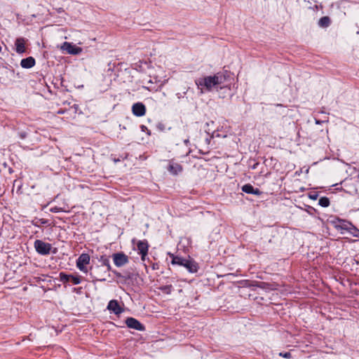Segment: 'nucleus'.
Here are the masks:
<instances>
[{"label":"nucleus","instance_id":"nucleus-4","mask_svg":"<svg viewBox=\"0 0 359 359\" xmlns=\"http://www.w3.org/2000/svg\"><path fill=\"white\" fill-rule=\"evenodd\" d=\"M90 263V256L88 254L83 253L81 254L78 259L76 260V266L77 268L84 272L87 273L88 269L86 267V265H88Z\"/></svg>","mask_w":359,"mask_h":359},{"label":"nucleus","instance_id":"nucleus-16","mask_svg":"<svg viewBox=\"0 0 359 359\" xmlns=\"http://www.w3.org/2000/svg\"><path fill=\"white\" fill-rule=\"evenodd\" d=\"M331 20L329 17L321 18L318 21V25L321 27H327L330 25Z\"/></svg>","mask_w":359,"mask_h":359},{"label":"nucleus","instance_id":"nucleus-20","mask_svg":"<svg viewBox=\"0 0 359 359\" xmlns=\"http://www.w3.org/2000/svg\"><path fill=\"white\" fill-rule=\"evenodd\" d=\"M70 282H72L74 285H78L81 283V278L79 276L71 275Z\"/></svg>","mask_w":359,"mask_h":359},{"label":"nucleus","instance_id":"nucleus-9","mask_svg":"<svg viewBox=\"0 0 359 359\" xmlns=\"http://www.w3.org/2000/svg\"><path fill=\"white\" fill-rule=\"evenodd\" d=\"M352 224L348 221L339 219L337 222H334V226L337 229L341 230V233H344V231L348 232L350 227Z\"/></svg>","mask_w":359,"mask_h":359},{"label":"nucleus","instance_id":"nucleus-22","mask_svg":"<svg viewBox=\"0 0 359 359\" xmlns=\"http://www.w3.org/2000/svg\"><path fill=\"white\" fill-rule=\"evenodd\" d=\"M279 355L285 358H290L292 357V355L290 352L280 353Z\"/></svg>","mask_w":359,"mask_h":359},{"label":"nucleus","instance_id":"nucleus-18","mask_svg":"<svg viewBox=\"0 0 359 359\" xmlns=\"http://www.w3.org/2000/svg\"><path fill=\"white\" fill-rule=\"evenodd\" d=\"M348 233L352 234L354 237H357L359 238V229H358L354 225H351Z\"/></svg>","mask_w":359,"mask_h":359},{"label":"nucleus","instance_id":"nucleus-3","mask_svg":"<svg viewBox=\"0 0 359 359\" xmlns=\"http://www.w3.org/2000/svg\"><path fill=\"white\" fill-rule=\"evenodd\" d=\"M34 248L39 254L46 255L50 252L52 245L48 243L43 242L41 240H36L34 242Z\"/></svg>","mask_w":359,"mask_h":359},{"label":"nucleus","instance_id":"nucleus-26","mask_svg":"<svg viewBox=\"0 0 359 359\" xmlns=\"http://www.w3.org/2000/svg\"><path fill=\"white\" fill-rule=\"evenodd\" d=\"M188 142H189V140H184V143H185V144H187Z\"/></svg>","mask_w":359,"mask_h":359},{"label":"nucleus","instance_id":"nucleus-15","mask_svg":"<svg viewBox=\"0 0 359 359\" xmlns=\"http://www.w3.org/2000/svg\"><path fill=\"white\" fill-rule=\"evenodd\" d=\"M182 170V166L178 163H170L169 165V171L175 175L178 174Z\"/></svg>","mask_w":359,"mask_h":359},{"label":"nucleus","instance_id":"nucleus-8","mask_svg":"<svg viewBox=\"0 0 359 359\" xmlns=\"http://www.w3.org/2000/svg\"><path fill=\"white\" fill-rule=\"evenodd\" d=\"M148 248H149V245H148L147 241H140L137 243V250L139 251V253L141 255L142 260H143V261L144 260L145 257L147 255Z\"/></svg>","mask_w":359,"mask_h":359},{"label":"nucleus","instance_id":"nucleus-17","mask_svg":"<svg viewBox=\"0 0 359 359\" xmlns=\"http://www.w3.org/2000/svg\"><path fill=\"white\" fill-rule=\"evenodd\" d=\"M318 204L322 207H327L330 205V200L327 197H321L319 199Z\"/></svg>","mask_w":359,"mask_h":359},{"label":"nucleus","instance_id":"nucleus-19","mask_svg":"<svg viewBox=\"0 0 359 359\" xmlns=\"http://www.w3.org/2000/svg\"><path fill=\"white\" fill-rule=\"evenodd\" d=\"M60 280L63 283L70 282L71 275H67L63 273H60Z\"/></svg>","mask_w":359,"mask_h":359},{"label":"nucleus","instance_id":"nucleus-14","mask_svg":"<svg viewBox=\"0 0 359 359\" xmlns=\"http://www.w3.org/2000/svg\"><path fill=\"white\" fill-rule=\"evenodd\" d=\"M20 65L22 67L25 69L32 68L35 65V60L32 57H28L22 59L20 62Z\"/></svg>","mask_w":359,"mask_h":359},{"label":"nucleus","instance_id":"nucleus-6","mask_svg":"<svg viewBox=\"0 0 359 359\" xmlns=\"http://www.w3.org/2000/svg\"><path fill=\"white\" fill-rule=\"evenodd\" d=\"M126 325L131 329H134L139 331H143L144 330V327L143 325L140 323L139 320L134 318H128L126 320Z\"/></svg>","mask_w":359,"mask_h":359},{"label":"nucleus","instance_id":"nucleus-12","mask_svg":"<svg viewBox=\"0 0 359 359\" xmlns=\"http://www.w3.org/2000/svg\"><path fill=\"white\" fill-rule=\"evenodd\" d=\"M15 50L18 53L25 52V39L24 38H18L15 42Z\"/></svg>","mask_w":359,"mask_h":359},{"label":"nucleus","instance_id":"nucleus-5","mask_svg":"<svg viewBox=\"0 0 359 359\" xmlns=\"http://www.w3.org/2000/svg\"><path fill=\"white\" fill-rule=\"evenodd\" d=\"M63 50L72 55H79L82 52V48L69 42H64L61 46Z\"/></svg>","mask_w":359,"mask_h":359},{"label":"nucleus","instance_id":"nucleus-1","mask_svg":"<svg viewBox=\"0 0 359 359\" xmlns=\"http://www.w3.org/2000/svg\"><path fill=\"white\" fill-rule=\"evenodd\" d=\"M225 76L222 74H217L214 76H205L198 79L196 81V84L198 89L201 90V93H204L203 88L208 91H211L215 88H222L224 87V82Z\"/></svg>","mask_w":359,"mask_h":359},{"label":"nucleus","instance_id":"nucleus-27","mask_svg":"<svg viewBox=\"0 0 359 359\" xmlns=\"http://www.w3.org/2000/svg\"><path fill=\"white\" fill-rule=\"evenodd\" d=\"M58 114H63V111H59Z\"/></svg>","mask_w":359,"mask_h":359},{"label":"nucleus","instance_id":"nucleus-11","mask_svg":"<svg viewBox=\"0 0 359 359\" xmlns=\"http://www.w3.org/2000/svg\"><path fill=\"white\" fill-rule=\"evenodd\" d=\"M107 309L116 315L123 312V309L116 300H111L108 304Z\"/></svg>","mask_w":359,"mask_h":359},{"label":"nucleus","instance_id":"nucleus-23","mask_svg":"<svg viewBox=\"0 0 359 359\" xmlns=\"http://www.w3.org/2000/svg\"><path fill=\"white\" fill-rule=\"evenodd\" d=\"M103 264L105 266H107L108 271H109L111 269V266L109 264V261L108 259H107V258L103 259Z\"/></svg>","mask_w":359,"mask_h":359},{"label":"nucleus","instance_id":"nucleus-21","mask_svg":"<svg viewBox=\"0 0 359 359\" xmlns=\"http://www.w3.org/2000/svg\"><path fill=\"white\" fill-rule=\"evenodd\" d=\"M161 290L166 294H170L172 290V285H165L161 287Z\"/></svg>","mask_w":359,"mask_h":359},{"label":"nucleus","instance_id":"nucleus-13","mask_svg":"<svg viewBox=\"0 0 359 359\" xmlns=\"http://www.w3.org/2000/svg\"><path fill=\"white\" fill-rule=\"evenodd\" d=\"M242 191L246 194H251L255 196H259L261 191L259 189H255L251 184H247L242 187Z\"/></svg>","mask_w":359,"mask_h":359},{"label":"nucleus","instance_id":"nucleus-10","mask_svg":"<svg viewBox=\"0 0 359 359\" xmlns=\"http://www.w3.org/2000/svg\"><path fill=\"white\" fill-rule=\"evenodd\" d=\"M132 111L134 115L137 116H142L146 113V108L142 103L137 102L133 105Z\"/></svg>","mask_w":359,"mask_h":359},{"label":"nucleus","instance_id":"nucleus-7","mask_svg":"<svg viewBox=\"0 0 359 359\" xmlns=\"http://www.w3.org/2000/svg\"><path fill=\"white\" fill-rule=\"evenodd\" d=\"M114 264L121 267L128 262V257L123 253H116L113 255Z\"/></svg>","mask_w":359,"mask_h":359},{"label":"nucleus","instance_id":"nucleus-24","mask_svg":"<svg viewBox=\"0 0 359 359\" xmlns=\"http://www.w3.org/2000/svg\"><path fill=\"white\" fill-rule=\"evenodd\" d=\"M61 211V208L58 207H53L50 208V212H59Z\"/></svg>","mask_w":359,"mask_h":359},{"label":"nucleus","instance_id":"nucleus-25","mask_svg":"<svg viewBox=\"0 0 359 359\" xmlns=\"http://www.w3.org/2000/svg\"><path fill=\"white\" fill-rule=\"evenodd\" d=\"M95 278H96L97 280L98 281H104L105 280V278H98V277H96L95 276Z\"/></svg>","mask_w":359,"mask_h":359},{"label":"nucleus","instance_id":"nucleus-2","mask_svg":"<svg viewBox=\"0 0 359 359\" xmlns=\"http://www.w3.org/2000/svg\"><path fill=\"white\" fill-rule=\"evenodd\" d=\"M172 263L185 267L191 273H195L198 270L197 264L191 259L176 256L173 257Z\"/></svg>","mask_w":359,"mask_h":359}]
</instances>
